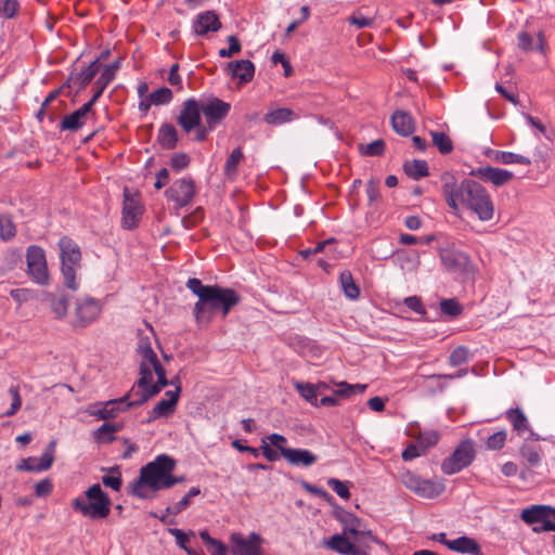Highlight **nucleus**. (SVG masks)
I'll use <instances>...</instances> for the list:
<instances>
[{"mask_svg": "<svg viewBox=\"0 0 555 555\" xmlns=\"http://www.w3.org/2000/svg\"><path fill=\"white\" fill-rule=\"evenodd\" d=\"M190 156L186 153H176L170 159V166L176 171H181L190 165Z\"/></svg>", "mask_w": 555, "mask_h": 555, "instance_id": "nucleus-55", "label": "nucleus"}, {"mask_svg": "<svg viewBox=\"0 0 555 555\" xmlns=\"http://www.w3.org/2000/svg\"><path fill=\"white\" fill-rule=\"evenodd\" d=\"M327 485L341 499L348 500L350 498L349 488L345 482L336 478H330Z\"/></svg>", "mask_w": 555, "mask_h": 555, "instance_id": "nucleus-50", "label": "nucleus"}, {"mask_svg": "<svg viewBox=\"0 0 555 555\" xmlns=\"http://www.w3.org/2000/svg\"><path fill=\"white\" fill-rule=\"evenodd\" d=\"M86 498L78 496L73 501V508L91 519L106 518L111 513V499L99 483H94L85 492Z\"/></svg>", "mask_w": 555, "mask_h": 555, "instance_id": "nucleus-5", "label": "nucleus"}, {"mask_svg": "<svg viewBox=\"0 0 555 555\" xmlns=\"http://www.w3.org/2000/svg\"><path fill=\"white\" fill-rule=\"evenodd\" d=\"M476 457L475 443L472 439L461 441L452 454L441 463V470L446 475L460 473L468 467Z\"/></svg>", "mask_w": 555, "mask_h": 555, "instance_id": "nucleus-7", "label": "nucleus"}, {"mask_svg": "<svg viewBox=\"0 0 555 555\" xmlns=\"http://www.w3.org/2000/svg\"><path fill=\"white\" fill-rule=\"evenodd\" d=\"M204 218V210L198 207L192 214L184 216L181 220L182 225L190 230L198 224V222Z\"/></svg>", "mask_w": 555, "mask_h": 555, "instance_id": "nucleus-51", "label": "nucleus"}, {"mask_svg": "<svg viewBox=\"0 0 555 555\" xmlns=\"http://www.w3.org/2000/svg\"><path fill=\"white\" fill-rule=\"evenodd\" d=\"M202 114L204 115L205 122L209 129H215L228 116L231 105L218 98H209L201 100Z\"/></svg>", "mask_w": 555, "mask_h": 555, "instance_id": "nucleus-13", "label": "nucleus"}, {"mask_svg": "<svg viewBox=\"0 0 555 555\" xmlns=\"http://www.w3.org/2000/svg\"><path fill=\"white\" fill-rule=\"evenodd\" d=\"M142 215V207L140 203L132 198L126 191L124 194V207H122V228L127 230H133L138 227L139 218Z\"/></svg>", "mask_w": 555, "mask_h": 555, "instance_id": "nucleus-19", "label": "nucleus"}, {"mask_svg": "<svg viewBox=\"0 0 555 555\" xmlns=\"http://www.w3.org/2000/svg\"><path fill=\"white\" fill-rule=\"evenodd\" d=\"M199 538L205 542L207 546H216V551H211V555H225V545L221 541L210 537L207 530L201 531Z\"/></svg>", "mask_w": 555, "mask_h": 555, "instance_id": "nucleus-45", "label": "nucleus"}, {"mask_svg": "<svg viewBox=\"0 0 555 555\" xmlns=\"http://www.w3.org/2000/svg\"><path fill=\"white\" fill-rule=\"evenodd\" d=\"M53 485L50 479L46 478L35 486V493L37 496H47L52 492Z\"/></svg>", "mask_w": 555, "mask_h": 555, "instance_id": "nucleus-62", "label": "nucleus"}, {"mask_svg": "<svg viewBox=\"0 0 555 555\" xmlns=\"http://www.w3.org/2000/svg\"><path fill=\"white\" fill-rule=\"evenodd\" d=\"M175 467L176 461L171 456H156L154 461L141 467L139 478L129 486V494L139 499H152L155 492L173 487L171 473Z\"/></svg>", "mask_w": 555, "mask_h": 555, "instance_id": "nucleus-3", "label": "nucleus"}, {"mask_svg": "<svg viewBox=\"0 0 555 555\" xmlns=\"http://www.w3.org/2000/svg\"><path fill=\"white\" fill-rule=\"evenodd\" d=\"M403 170L408 177L414 180H418L429 175L428 165L426 160L423 159H413L404 162Z\"/></svg>", "mask_w": 555, "mask_h": 555, "instance_id": "nucleus-30", "label": "nucleus"}, {"mask_svg": "<svg viewBox=\"0 0 555 555\" xmlns=\"http://www.w3.org/2000/svg\"><path fill=\"white\" fill-rule=\"evenodd\" d=\"M440 439V435L435 429H428L421 431L416 438V441L420 443L421 449L427 451L429 448L435 447Z\"/></svg>", "mask_w": 555, "mask_h": 555, "instance_id": "nucleus-39", "label": "nucleus"}, {"mask_svg": "<svg viewBox=\"0 0 555 555\" xmlns=\"http://www.w3.org/2000/svg\"><path fill=\"white\" fill-rule=\"evenodd\" d=\"M260 451L269 462H275L279 460V453L269 446L266 439H261L259 452Z\"/></svg>", "mask_w": 555, "mask_h": 555, "instance_id": "nucleus-64", "label": "nucleus"}, {"mask_svg": "<svg viewBox=\"0 0 555 555\" xmlns=\"http://www.w3.org/2000/svg\"><path fill=\"white\" fill-rule=\"evenodd\" d=\"M442 192L450 208L456 210L459 205H466L481 221L493 217L494 206L487 190L477 181L465 179L457 184L455 177L446 171L441 175Z\"/></svg>", "mask_w": 555, "mask_h": 555, "instance_id": "nucleus-1", "label": "nucleus"}, {"mask_svg": "<svg viewBox=\"0 0 555 555\" xmlns=\"http://www.w3.org/2000/svg\"><path fill=\"white\" fill-rule=\"evenodd\" d=\"M430 134L433 144L441 154H449L453 151V143L444 132L431 131Z\"/></svg>", "mask_w": 555, "mask_h": 555, "instance_id": "nucleus-38", "label": "nucleus"}, {"mask_svg": "<svg viewBox=\"0 0 555 555\" xmlns=\"http://www.w3.org/2000/svg\"><path fill=\"white\" fill-rule=\"evenodd\" d=\"M426 451L421 449L420 443L416 441L415 443H410L402 452V459L403 461H412L423 454H425Z\"/></svg>", "mask_w": 555, "mask_h": 555, "instance_id": "nucleus-57", "label": "nucleus"}, {"mask_svg": "<svg viewBox=\"0 0 555 555\" xmlns=\"http://www.w3.org/2000/svg\"><path fill=\"white\" fill-rule=\"evenodd\" d=\"M186 287L198 298L193 309L197 323H209L217 313H221L224 319L241 301V296L234 289L219 285H204L196 278L189 279Z\"/></svg>", "mask_w": 555, "mask_h": 555, "instance_id": "nucleus-2", "label": "nucleus"}, {"mask_svg": "<svg viewBox=\"0 0 555 555\" xmlns=\"http://www.w3.org/2000/svg\"><path fill=\"white\" fill-rule=\"evenodd\" d=\"M440 259L444 268L449 271H461L467 263V256L454 249L453 247H444L440 249Z\"/></svg>", "mask_w": 555, "mask_h": 555, "instance_id": "nucleus-21", "label": "nucleus"}, {"mask_svg": "<svg viewBox=\"0 0 555 555\" xmlns=\"http://www.w3.org/2000/svg\"><path fill=\"white\" fill-rule=\"evenodd\" d=\"M366 385L364 384H354L350 385L346 382H341L338 384V389L336 390L337 396L349 397L353 393H362L366 389Z\"/></svg>", "mask_w": 555, "mask_h": 555, "instance_id": "nucleus-46", "label": "nucleus"}, {"mask_svg": "<svg viewBox=\"0 0 555 555\" xmlns=\"http://www.w3.org/2000/svg\"><path fill=\"white\" fill-rule=\"evenodd\" d=\"M87 119L75 111L72 114L65 115L61 120L59 128L61 131H78L86 125Z\"/></svg>", "mask_w": 555, "mask_h": 555, "instance_id": "nucleus-33", "label": "nucleus"}, {"mask_svg": "<svg viewBox=\"0 0 555 555\" xmlns=\"http://www.w3.org/2000/svg\"><path fill=\"white\" fill-rule=\"evenodd\" d=\"M196 194V184L191 177L177 179L165 191V196L173 203L176 209L183 208L192 203Z\"/></svg>", "mask_w": 555, "mask_h": 555, "instance_id": "nucleus-8", "label": "nucleus"}, {"mask_svg": "<svg viewBox=\"0 0 555 555\" xmlns=\"http://www.w3.org/2000/svg\"><path fill=\"white\" fill-rule=\"evenodd\" d=\"M68 305V299L65 296L55 297L51 302L52 310L57 318H64L66 315Z\"/></svg>", "mask_w": 555, "mask_h": 555, "instance_id": "nucleus-53", "label": "nucleus"}, {"mask_svg": "<svg viewBox=\"0 0 555 555\" xmlns=\"http://www.w3.org/2000/svg\"><path fill=\"white\" fill-rule=\"evenodd\" d=\"M191 504V500L184 495L179 502L173 505H170L166 508V512L170 515H178L182 511H184Z\"/></svg>", "mask_w": 555, "mask_h": 555, "instance_id": "nucleus-63", "label": "nucleus"}, {"mask_svg": "<svg viewBox=\"0 0 555 555\" xmlns=\"http://www.w3.org/2000/svg\"><path fill=\"white\" fill-rule=\"evenodd\" d=\"M150 95V102H153L154 105H164L168 104L172 100V91L167 87H162L155 91H153Z\"/></svg>", "mask_w": 555, "mask_h": 555, "instance_id": "nucleus-42", "label": "nucleus"}, {"mask_svg": "<svg viewBox=\"0 0 555 555\" xmlns=\"http://www.w3.org/2000/svg\"><path fill=\"white\" fill-rule=\"evenodd\" d=\"M229 48L219 50L220 57H231L238 53L242 49L241 42L236 36L232 35L228 38Z\"/></svg>", "mask_w": 555, "mask_h": 555, "instance_id": "nucleus-52", "label": "nucleus"}, {"mask_svg": "<svg viewBox=\"0 0 555 555\" xmlns=\"http://www.w3.org/2000/svg\"><path fill=\"white\" fill-rule=\"evenodd\" d=\"M493 159L504 165L520 164L528 166L531 164V159L529 157L505 151H495Z\"/></svg>", "mask_w": 555, "mask_h": 555, "instance_id": "nucleus-35", "label": "nucleus"}, {"mask_svg": "<svg viewBox=\"0 0 555 555\" xmlns=\"http://www.w3.org/2000/svg\"><path fill=\"white\" fill-rule=\"evenodd\" d=\"M202 105L196 99H188L183 102L180 114L177 118L178 125L185 133H190L202 122Z\"/></svg>", "mask_w": 555, "mask_h": 555, "instance_id": "nucleus-16", "label": "nucleus"}, {"mask_svg": "<svg viewBox=\"0 0 555 555\" xmlns=\"http://www.w3.org/2000/svg\"><path fill=\"white\" fill-rule=\"evenodd\" d=\"M113 81V79L109 77V75L101 73L100 77L96 79L93 88V101H98L106 87Z\"/></svg>", "mask_w": 555, "mask_h": 555, "instance_id": "nucleus-49", "label": "nucleus"}, {"mask_svg": "<svg viewBox=\"0 0 555 555\" xmlns=\"http://www.w3.org/2000/svg\"><path fill=\"white\" fill-rule=\"evenodd\" d=\"M295 388L306 401H308L309 403L317 406L318 405V392L320 390H325L327 388V386L324 383L313 385L310 383L297 382L295 384Z\"/></svg>", "mask_w": 555, "mask_h": 555, "instance_id": "nucleus-27", "label": "nucleus"}, {"mask_svg": "<svg viewBox=\"0 0 555 555\" xmlns=\"http://www.w3.org/2000/svg\"><path fill=\"white\" fill-rule=\"evenodd\" d=\"M169 532L176 538L177 544L184 550L188 554H191V548L188 546L189 537L181 529L170 528Z\"/></svg>", "mask_w": 555, "mask_h": 555, "instance_id": "nucleus-59", "label": "nucleus"}, {"mask_svg": "<svg viewBox=\"0 0 555 555\" xmlns=\"http://www.w3.org/2000/svg\"><path fill=\"white\" fill-rule=\"evenodd\" d=\"M9 393L12 397V403L11 408L5 412V415L13 416L20 410L22 405V399L17 386H11L9 388Z\"/></svg>", "mask_w": 555, "mask_h": 555, "instance_id": "nucleus-56", "label": "nucleus"}, {"mask_svg": "<svg viewBox=\"0 0 555 555\" xmlns=\"http://www.w3.org/2000/svg\"><path fill=\"white\" fill-rule=\"evenodd\" d=\"M16 234V228L9 215H0V238L3 241L12 240Z\"/></svg>", "mask_w": 555, "mask_h": 555, "instance_id": "nucleus-40", "label": "nucleus"}, {"mask_svg": "<svg viewBox=\"0 0 555 555\" xmlns=\"http://www.w3.org/2000/svg\"><path fill=\"white\" fill-rule=\"evenodd\" d=\"M350 25L356 26L358 29L370 27L373 24V18L365 17L359 12L353 13L348 18Z\"/></svg>", "mask_w": 555, "mask_h": 555, "instance_id": "nucleus-61", "label": "nucleus"}, {"mask_svg": "<svg viewBox=\"0 0 555 555\" xmlns=\"http://www.w3.org/2000/svg\"><path fill=\"white\" fill-rule=\"evenodd\" d=\"M282 456L294 466L309 467L318 461V456L307 449L282 450Z\"/></svg>", "mask_w": 555, "mask_h": 555, "instance_id": "nucleus-22", "label": "nucleus"}, {"mask_svg": "<svg viewBox=\"0 0 555 555\" xmlns=\"http://www.w3.org/2000/svg\"><path fill=\"white\" fill-rule=\"evenodd\" d=\"M470 175L479 178L485 182L492 183L495 186L506 184L514 177L512 171L491 166L479 167L477 169H474L472 170Z\"/></svg>", "mask_w": 555, "mask_h": 555, "instance_id": "nucleus-18", "label": "nucleus"}, {"mask_svg": "<svg viewBox=\"0 0 555 555\" xmlns=\"http://www.w3.org/2000/svg\"><path fill=\"white\" fill-rule=\"evenodd\" d=\"M448 548L460 554L482 555V551L478 542L466 535L451 540V542L448 543Z\"/></svg>", "mask_w": 555, "mask_h": 555, "instance_id": "nucleus-24", "label": "nucleus"}, {"mask_svg": "<svg viewBox=\"0 0 555 555\" xmlns=\"http://www.w3.org/2000/svg\"><path fill=\"white\" fill-rule=\"evenodd\" d=\"M26 261L28 273L33 280L40 285L47 284L49 272L44 250L37 245L29 246L26 250Z\"/></svg>", "mask_w": 555, "mask_h": 555, "instance_id": "nucleus-9", "label": "nucleus"}, {"mask_svg": "<svg viewBox=\"0 0 555 555\" xmlns=\"http://www.w3.org/2000/svg\"><path fill=\"white\" fill-rule=\"evenodd\" d=\"M422 481L423 479L413 473H405L402 475L403 485L415 493L417 492Z\"/></svg>", "mask_w": 555, "mask_h": 555, "instance_id": "nucleus-60", "label": "nucleus"}, {"mask_svg": "<svg viewBox=\"0 0 555 555\" xmlns=\"http://www.w3.org/2000/svg\"><path fill=\"white\" fill-rule=\"evenodd\" d=\"M60 256L62 262V274L64 284L72 291H77L79 283L76 273L81 267L80 247L68 236H63L59 241Z\"/></svg>", "mask_w": 555, "mask_h": 555, "instance_id": "nucleus-6", "label": "nucleus"}, {"mask_svg": "<svg viewBox=\"0 0 555 555\" xmlns=\"http://www.w3.org/2000/svg\"><path fill=\"white\" fill-rule=\"evenodd\" d=\"M366 195L369 199V204H373L377 202L380 197L379 194V181L371 178L366 183Z\"/></svg>", "mask_w": 555, "mask_h": 555, "instance_id": "nucleus-58", "label": "nucleus"}, {"mask_svg": "<svg viewBox=\"0 0 555 555\" xmlns=\"http://www.w3.org/2000/svg\"><path fill=\"white\" fill-rule=\"evenodd\" d=\"M296 117L297 116L293 109L286 108V107H281V108H275V109L269 111L263 116V121L271 126H280L285 122H289V121L294 120Z\"/></svg>", "mask_w": 555, "mask_h": 555, "instance_id": "nucleus-26", "label": "nucleus"}, {"mask_svg": "<svg viewBox=\"0 0 555 555\" xmlns=\"http://www.w3.org/2000/svg\"><path fill=\"white\" fill-rule=\"evenodd\" d=\"M221 26L222 24L214 11L199 13L193 23L194 31L198 36H204L209 31L216 33Z\"/></svg>", "mask_w": 555, "mask_h": 555, "instance_id": "nucleus-20", "label": "nucleus"}, {"mask_svg": "<svg viewBox=\"0 0 555 555\" xmlns=\"http://www.w3.org/2000/svg\"><path fill=\"white\" fill-rule=\"evenodd\" d=\"M138 354L140 356V370L139 379L135 386H145L151 378V373L156 370L157 366H163L159 362L156 352L153 350L151 343L145 339L141 340L138 347Z\"/></svg>", "mask_w": 555, "mask_h": 555, "instance_id": "nucleus-10", "label": "nucleus"}, {"mask_svg": "<svg viewBox=\"0 0 555 555\" xmlns=\"http://www.w3.org/2000/svg\"><path fill=\"white\" fill-rule=\"evenodd\" d=\"M243 157L242 147H236L231 152L224 164V175L228 178H234L237 175V166Z\"/></svg>", "mask_w": 555, "mask_h": 555, "instance_id": "nucleus-37", "label": "nucleus"}, {"mask_svg": "<svg viewBox=\"0 0 555 555\" xmlns=\"http://www.w3.org/2000/svg\"><path fill=\"white\" fill-rule=\"evenodd\" d=\"M440 310L443 314L452 318L460 315L463 311L462 306L455 298L441 300Z\"/></svg>", "mask_w": 555, "mask_h": 555, "instance_id": "nucleus-43", "label": "nucleus"}, {"mask_svg": "<svg viewBox=\"0 0 555 555\" xmlns=\"http://www.w3.org/2000/svg\"><path fill=\"white\" fill-rule=\"evenodd\" d=\"M551 512L548 505H532L521 512V519L529 525L538 524L546 517V513Z\"/></svg>", "mask_w": 555, "mask_h": 555, "instance_id": "nucleus-32", "label": "nucleus"}, {"mask_svg": "<svg viewBox=\"0 0 555 555\" xmlns=\"http://www.w3.org/2000/svg\"><path fill=\"white\" fill-rule=\"evenodd\" d=\"M102 306L92 297L80 298L76 301L75 325L86 327L93 323L101 314Z\"/></svg>", "mask_w": 555, "mask_h": 555, "instance_id": "nucleus-14", "label": "nucleus"}, {"mask_svg": "<svg viewBox=\"0 0 555 555\" xmlns=\"http://www.w3.org/2000/svg\"><path fill=\"white\" fill-rule=\"evenodd\" d=\"M380 543L372 531H359L356 527H345L341 534H334L323 542L324 546L341 555H369L370 546L364 540Z\"/></svg>", "mask_w": 555, "mask_h": 555, "instance_id": "nucleus-4", "label": "nucleus"}, {"mask_svg": "<svg viewBox=\"0 0 555 555\" xmlns=\"http://www.w3.org/2000/svg\"><path fill=\"white\" fill-rule=\"evenodd\" d=\"M520 456L530 468L538 467L543 459V453L540 447L525 443L520 448Z\"/></svg>", "mask_w": 555, "mask_h": 555, "instance_id": "nucleus-29", "label": "nucleus"}, {"mask_svg": "<svg viewBox=\"0 0 555 555\" xmlns=\"http://www.w3.org/2000/svg\"><path fill=\"white\" fill-rule=\"evenodd\" d=\"M56 441L51 440L47 450L41 454L40 457L30 456L23 459L17 465V470L25 472H43L51 467L54 461V450Z\"/></svg>", "mask_w": 555, "mask_h": 555, "instance_id": "nucleus-17", "label": "nucleus"}, {"mask_svg": "<svg viewBox=\"0 0 555 555\" xmlns=\"http://www.w3.org/2000/svg\"><path fill=\"white\" fill-rule=\"evenodd\" d=\"M100 59L94 60L89 64L88 67H86L80 74L78 79L80 80V87L85 88L87 87L93 78L96 76L100 65H99Z\"/></svg>", "mask_w": 555, "mask_h": 555, "instance_id": "nucleus-41", "label": "nucleus"}, {"mask_svg": "<svg viewBox=\"0 0 555 555\" xmlns=\"http://www.w3.org/2000/svg\"><path fill=\"white\" fill-rule=\"evenodd\" d=\"M157 376V382L153 383V372L151 378L145 386H135L130 389V395L135 396L134 403H145L149 399L158 395L162 389L169 385L164 366H157L154 371Z\"/></svg>", "mask_w": 555, "mask_h": 555, "instance_id": "nucleus-11", "label": "nucleus"}, {"mask_svg": "<svg viewBox=\"0 0 555 555\" xmlns=\"http://www.w3.org/2000/svg\"><path fill=\"white\" fill-rule=\"evenodd\" d=\"M506 442V433L504 430L496 431L488 437L486 447L489 450H501Z\"/></svg>", "mask_w": 555, "mask_h": 555, "instance_id": "nucleus-48", "label": "nucleus"}, {"mask_svg": "<svg viewBox=\"0 0 555 555\" xmlns=\"http://www.w3.org/2000/svg\"><path fill=\"white\" fill-rule=\"evenodd\" d=\"M134 399L135 396H131L129 390L121 398L98 403V406L100 408L96 411L91 412V415L99 420L115 418L119 413L126 412L132 406L142 405L141 403H134Z\"/></svg>", "mask_w": 555, "mask_h": 555, "instance_id": "nucleus-12", "label": "nucleus"}, {"mask_svg": "<svg viewBox=\"0 0 555 555\" xmlns=\"http://www.w3.org/2000/svg\"><path fill=\"white\" fill-rule=\"evenodd\" d=\"M391 125L393 130L402 137L411 135L415 128L412 116L403 111H396L392 114Z\"/></svg>", "mask_w": 555, "mask_h": 555, "instance_id": "nucleus-25", "label": "nucleus"}, {"mask_svg": "<svg viewBox=\"0 0 555 555\" xmlns=\"http://www.w3.org/2000/svg\"><path fill=\"white\" fill-rule=\"evenodd\" d=\"M232 78H237L240 83L249 82L255 74V65L249 60L233 61L228 64Z\"/></svg>", "mask_w": 555, "mask_h": 555, "instance_id": "nucleus-23", "label": "nucleus"}, {"mask_svg": "<svg viewBox=\"0 0 555 555\" xmlns=\"http://www.w3.org/2000/svg\"><path fill=\"white\" fill-rule=\"evenodd\" d=\"M181 387L178 385L175 390L165 392V397L159 400L154 408L149 412L146 423H153L158 418H169L177 410V404L180 398Z\"/></svg>", "mask_w": 555, "mask_h": 555, "instance_id": "nucleus-15", "label": "nucleus"}, {"mask_svg": "<svg viewBox=\"0 0 555 555\" xmlns=\"http://www.w3.org/2000/svg\"><path fill=\"white\" fill-rule=\"evenodd\" d=\"M339 282L345 296L351 300L359 298L360 289L356 284L353 276L349 270L340 272Z\"/></svg>", "mask_w": 555, "mask_h": 555, "instance_id": "nucleus-31", "label": "nucleus"}, {"mask_svg": "<svg viewBox=\"0 0 555 555\" xmlns=\"http://www.w3.org/2000/svg\"><path fill=\"white\" fill-rule=\"evenodd\" d=\"M157 141L164 149H175L178 143V133L176 128L170 124L163 125L158 130Z\"/></svg>", "mask_w": 555, "mask_h": 555, "instance_id": "nucleus-28", "label": "nucleus"}, {"mask_svg": "<svg viewBox=\"0 0 555 555\" xmlns=\"http://www.w3.org/2000/svg\"><path fill=\"white\" fill-rule=\"evenodd\" d=\"M444 490V486L440 482L429 479H423L416 494L425 499H435Z\"/></svg>", "mask_w": 555, "mask_h": 555, "instance_id": "nucleus-34", "label": "nucleus"}, {"mask_svg": "<svg viewBox=\"0 0 555 555\" xmlns=\"http://www.w3.org/2000/svg\"><path fill=\"white\" fill-rule=\"evenodd\" d=\"M506 418L512 423L514 430L524 433L528 429V418L525 413L518 409H509L506 411Z\"/></svg>", "mask_w": 555, "mask_h": 555, "instance_id": "nucleus-36", "label": "nucleus"}, {"mask_svg": "<svg viewBox=\"0 0 555 555\" xmlns=\"http://www.w3.org/2000/svg\"><path fill=\"white\" fill-rule=\"evenodd\" d=\"M20 10V3L17 0H0V17L13 18Z\"/></svg>", "mask_w": 555, "mask_h": 555, "instance_id": "nucleus-44", "label": "nucleus"}, {"mask_svg": "<svg viewBox=\"0 0 555 555\" xmlns=\"http://www.w3.org/2000/svg\"><path fill=\"white\" fill-rule=\"evenodd\" d=\"M364 155L369 156H382L385 153V142L382 139L375 140L365 145L362 150Z\"/></svg>", "mask_w": 555, "mask_h": 555, "instance_id": "nucleus-54", "label": "nucleus"}, {"mask_svg": "<svg viewBox=\"0 0 555 555\" xmlns=\"http://www.w3.org/2000/svg\"><path fill=\"white\" fill-rule=\"evenodd\" d=\"M468 360V349L464 346L456 347L449 357V363L452 366H459Z\"/></svg>", "mask_w": 555, "mask_h": 555, "instance_id": "nucleus-47", "label": "nucleus"}]
</instances>
